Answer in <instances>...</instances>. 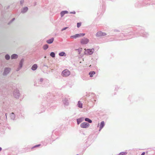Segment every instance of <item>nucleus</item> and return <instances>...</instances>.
Segmentation results:
<instances>
[{"label":"nucleus","mask_w":155,"mask_h":155,"mask_svg":"<svg viewBox=\"0 0 155 155\" xmlns=\"http://www.w3.org/2000/svg\"><path fill=\"white\" fill-rule=\"evenodd\" d=\"M5 58L7 60H8L10 58V56L8 54H7L5 55Z\"/></svg>","instance_id":"28"},{"label":"nucleus","mask_w":155,"mask_h":155,"mask_svg":"<svg viewBox=\"0 0 155 155\" xmlns=\"http://www.w3.org/2000/svg\"><path fill=\"white\" fill-rule=\"evenodd\" d=\"M18 58V55L16 54H13L11 56V58L12 59H15Z\"/></svg>","instance_id":"18"},{"label":"nucleus","mask_w":155,"mask_h":155,"mask_svg":"<svg viewBox=\"0 0 155 155\" xmlns=\"http://www.w3.org/2000/svg\"><path fill=\"white\" fill-rule=\"evenodd\" d=\"M84 119V117H82L77 119V124H79L81 122H82Z\"/></svg>","instance_id":"11"},{"label":"nucleus","mask_w":155,"mask_h":155,"mask_svg":"<svg viewBox=\"0 0 155 155\" xmlns=\"http://www.w3.org/2000/svg\"><path fill=\"white\" fill-rule=\"evenodd\" d=\"M24 61V59L23 58H22V59H21L19 62L18 66L19 67H20V68H22V66H23V63Z\"/></svg>","instance_id":"17"},{"label":"nucleus","mask_w":155,"mask_h":155,"mask_svg":"<svg viewBox=\"0 0 155 155\" xmlns=\"http://www.w3.org/2000/svg\"><path fill=\"white\" fill-rule=\"evenodd\" d=\"M89 41V40L87 38H82L81 40V43L82 45L86 44L88 43Z\"/></svg>","instance_id":"7"},{"label":"nucleus","mask_w":155,"mask_h":155,"mask_svg":"<svg viewBox=\"0 0 155 155\" xmlns=\"http://www.w3.org/2000/svg\"><path fill=\"white\" fill-rule=\"evenodd\" d=\"M44 58H46V56H45Z\"/></svg>","instance_id":"48"},{"label":"nucleus","mask_w":155,"mask_h":155,"mask_svg":"<svg viewBox=\"0 0 155 155\" xmlns=\"http://www.w3.org/2000/svg\"><path fill=\"white\" fill-rule=\"evenodd\" d=\"M10 116L11 119L12 120H15V116L14 113L12 112L10 114Z\"/></svg>","instance_id":"15"},{"label":"nucleus","mask_w":155,"mask_h":155,"mask_svg":"<svg viewBox=\"0 0 155 155\" xmlns=\"http://www.w3.org/2000/svg\"><path fill=\"white\" fill-rule=\"evenodd\" d=\"M24 0H20V5L21 6H23V4H24Z\"/></svg>","instance_id":"29"},{"label":"nucleus","mask_w":155,"mask_h":155,"mask_svg":"<svg viewBox=\"0 0 155 155\" xmlns=\"http://www.w3.org/2000/svg\"><path fill=\"white\" fill-rule=\"evenodd\" d=\"M127 153L126 152H120L119 154L117 155H127Z\"/></svg>","instance_id":"24"},{"label":"nucleus","mask_w":155,"mask_h":155,"mask_svg":"<svg viewBox=\"0 0 155 155\" xmlns=\"http://www.w3.org/2000/svg\"><path fill=\"white\" fill-rule=\"evenodd\" d=\"M124 35V34L123 33H121L120 34V35Z\"/></svg>","instance_id":"46"},{"label":"nucleus","mask_w":155,"mask_h":155,"mask_svg":"<svg viewBox=\"0 0 155 155\" xmlns=\"http://www.w3.org/2000/svg\"><path fill=\"white\" fill-rule=\"evenodd\" d=\"M95 74V72L94 71H91L89 73V74L91 77H92L93 75Z\"/></svg>","instance_id":"20"},{"label":"nucleus","mask_w":155,"mask_h":155,"mask_svg":"<svg viewBox=\"0 0 155 155\" xmlns=\"http://www.w3.org/2000/svg\"><path fill=\"white\" fill-rule=\"evenodd\" d=\"M58 54L60 56H65L66 55V54L63 51L59 53Z\"/></svg>","instance_id":"19"},{"label":"nucleus","mask_w":155,"mask_h":155,"mask_svg":"<svg viewBox=\"0 0 155 155\" xmlns=\"http://www.w3.org/2000/svg\"><path fill=\"white\" fill-rule=\"evenodd\" d=\"M16 115L18 116V117H21L22 116L21 115V113L20 112L19 113L18 112L17 114Z\"/></svg>","instance_id":"33"},{"label":"nucleus","mask_w":155,"mask_h":155,"mask_svg":"<svg viewBox=\"0 0 155 155\" xmlns=\"http://www.w3.org/2000/svg\"><path fill=\"white\" fill-rule=\"evenodd\" d=\"M20 95V94L18 90L16 89L14 90L13 92V95L15 98H19Z\"/></svg>","instance_id":"5"},{"label":"nucleus","mask_w":155,"mask_h":155,"mask_svg":"<svg viewBox=\"0 0 155 155\" xmlns=\"http://www.w3.org/2000/svg\"><path fill=\"white\" fill-rule=\"evenodd\" d=\"M48 81L45 79L43 78H41L38 81V83L39 84H44L45 82H48Z\"/></svg>","instance_id":"9"},{"label":"nucleus","mask_w":155,"mask_h":155,"mask_svg":"<svg viewBox=\"0 0 155 155\" xmlns=\"http://www.w3.org/2000/svg\"><path fill=\"white\" fill-rule=\"evenodd\" d=\"M70 14H75L76 13V12H75V11H73V12H70Z\"/></svg>","instance_id":"38"},{"label":"nucleus","mask_w":155,"mask_h":155,"mask_svg":"<svg viewBox=\"0 0 155 155\" xmlns=\"http://www.w3.org/2000/svg\"><path fill=\"white\" fill-rule=\"evenodd\" d=\"M90 124L87 122H83L81 124L80 126L82 128H87L89 127Z\"/></svg>","instance_id":"6"},{"label":"nucleus","mask_w":155,"mask_h":155,"mask_svg":"<svg viewBox=\"0 0 155 155\" xmlns=\"http://www.w3.org/2000/svg\"><path fill=\"white\" fill-rule=\"evenodd\" d=\"M85 121L89 123H91L92 122V120L88 118H86L84 119Z\"/></svg>","instance_id":"21"},{"label":"nucleus","mask_w":155,"mask_h":155,"mask_svg":"<svg viewBox=\"0 0 155 155\" xmlns=\"http://www.w3.org/2000/svg\"><path fill=\"white\" fill-rule=\"evenodd\" d=\"M117 89H118V87H117V86H116L115 88V89L116 90L117 89Z\"/></svg>","instance_id":"44"},{"label":"nucleus","mask_w":155,"mask_h":155,"mask_svg":"<svg viewBox=\"0 0 155 155\" xmlns=\"http://www.w3.org/2000/svg\"><path fill=\"white\" fill-rule=\"evenodd\" d=\"M78 107L80 108H82L83 105L82 104L81 102L80 101H79L78 102Z\"/></svg>","instance_id":"22"},{"label":"nucleus","mask_w":155,"mask_h":155,"mask_svg":"<svg viewBox=\"0 0 155 155\" xmlns=\"http://www.w3.org/2000/svg\"><path fill=\"white\" fill-rule=\"evenodd\" d=\"M50 56L52 58H54L55 57V54L54 52H51L50 54Z\"/></svg>","instance_id":"27"},{"label":"nucleus","mask_w":155,"mask_h":155,"mask_svg":"<svg viewBox=\"0 0 155 155\" xmlns=\"http://www.w3.org/2000/svg\"><path fill=\"white\" fill-rule=\"evenodd\" d=\"M54 40V38H52L46 41V42L48 44H51L53 43Z\"/></svg>","instance_id":"14"},{"label":"nucleus","mask_w":155,"mask_h":155,"mask_svg":"<svg viewBox=\"0 0 155 155\" xmlns=\"http://www.w3.org/2000/svg\"><path fill=\"white\" fill-rule=\"evenodd\" d=\"M5 116H6V118H7V114H5Z\"/></svg>","instance_id":"47"},{"label":"nucleus","mask_w":155,"mask_h":155,"mask_svg":"<svg viewBox=\"0 0 155 155\" xmlns=\"http://www.w3.org/2000/svg\"><path fill=\"white\" fill-rule=\"evenodd\" d=\"M64 12L65 14H68V12L67 11H64Z\"/></svg>","instance_id":"41"},{"label":"nucleus","mask_w":155,"mask_h":155,"mask_svg":"<svg viewBox=\"0 0 155 155\" xmlns=\"http://www.w3.org/2000/svg\"><path fill=\"white\" fill-rule=\"evenodd\" d=\"M1 119V117H0V119Z\"/></svg>","instance_id":"49"},{"label":"nucleus","mask_w":155,"mask_h":155,"mask_svg":"<svg viewBox=\"0 0 155 155\" xmlns=\"http://www.w3.org/2000/svg\"><path fill=\"white\" fill-rule=\"evenodd\" d=\"M75 50L78 51V54H80L81 53V52L82 51V48H79L78 49H75Z\"/></svg>","instance_id":"30"},{"label":"nucleus","mask_w":155,"mask_h":155,"mask_svg":"<svg viewBox=\"0 0 155 155\" xmlns=\"http://www.w3.org/2000/svg\"><path fill=\"white\" fill-rule=\"evenodd\" d=\"M104 125L105 124L104 121H102L101 122L99 127V131H100L101 130V129L104 127Z\"/></svg>","instance_id":"13"},{"label":"nucleus","mask_w":155,"mask_h":155,"mask_svg":"<svg viewBox=\"0 0 155 155\" xmlns=\"http://www.w3.org/2000/svg\"><path fill=\"white\" fill-rule=\"evenodd\" d=\"M11 71V68L8 67L5 68L2 74L4 76H7L9 73Z\"/></svg>","instance_id":"4"},{"label":"nucleus","mask_w":155,"mask_h":155,"mask_svg":"<svg viewBox=\"0 0 155 155\" xmlns=\"http://www.w3.org/2000/svg\"><path fill=\"white\" fill-rule=\"evenodd\" d=\"M68 28V27H64V28H63L61 29V31H64V30H65L66 29H67V28Z\"/></svg>","instance_id":"35"},{"label":"nucleus","mask_w":155,"mask_h":155,"mask_svg":"<svg viewBox=\"0 0 155 155\" xmlns=\"http://www.w3.org/2000/svg\"><path fill=\"white\" fill-rule=\"evenodd\" d=\"M48 48V45L47 44H45L43 46V49L44 50H47Z\"/></svg>","instance_id":"25"},{"label":"nucleus","mask_w":155,"mask_h":155,"mask_svg":"<svg viewBox=\"0 0 155 155\" xmlns=\"http://www.w3.org/2000/svg\"><path fill=\"white\" fill-rule=\"evenodd\" d=\"M141 29V27H138L137 28L138 31L139 32V33H140V34L142 35H141L144 37H147L149 35L148 33L145 32L143 29Z\"/></svg>","instance_id":"1"},{"label":"nucleus","mask_w":155,"mask_h":155,"mask_svg":"<svg viewBox=\"0 0 155 155\" xmlns=\"http://www.w3.org/2000/svg\"><path fill=\"white\" fill-rule=\"evenodd\" d=\"M64 12L65 14H68V12L67 11H64Z\"/></svg>","instance_id":"40"},{"label":"nucleus","mask_w":155,"mask_h":155,"mask_svg":"<svg viewBox=\"0 0 155 155\" xmlns=\"http://www.w3.org/2000/svg\"><path fill=\"white\" fill-rule=\"evenodd\" d=\"M28 8L27 7H25L21 9V12L22 13H25L28 11Z\"/></svg>","instance_id":"12"},{"label":"nucleus","mask_w":155,"mask_h":155,"mask_svg":"<svg viewBox=\"0 0 155 155\" xmlns=\"http://www.w3.org/2000/svg\"><path fill=\"white\" fill-rule=\"evenodd\" d=\"M145 154V152H143L141 153V155H144Z\"/></svg>","instance_id":"42"},{"label":"nucleus","mask_w":155,"mask_h":155,"mask_svg":"<svg viewBox=\"0 0 155 155\" xmlns=\"http://www.w3.org/2000/svg\"><path fill=\"white\" fill-rule=\"evenodd\" d=\"M77 38H78V37L77 36V34H76L73 35H72L70 36V38H72H72L76 39Z\"/></svg>","instance_id":"26"},{"label":"nucleus","mask_w":155,"mask_h":155,"mask_svg":"<svg viewBox=\"0 0 155 155\" xmlns=\"http://www.w3.org/2000/svg\"><path fill=\"white\" fill-rule=\"evenodd\" d=\"M43 66H45V67H47L48 68V67L47 66L45 65V64H43Z\"/></svg>","instance_id":"43"},{"label":"nucleus","mask_w":155,"mask_h":155,"mask_svg":"<svg viewBox=\"0 0 155 155\" xmlns=\"http://www.w3.org/2000/svg\"><path fill=\"white\" fill-rule=\"evenodd\" d=\"M40 146V144H38V145H36L34 147H33L32 148V149H33V148H35V147H38L39 146Z\"/></svg>","instance_id":"36"},{"label":"nucleus","mask_w":155,"mask_h":155,"mask_svg":"<svg viewBox=\"0 0 155 155\" xmlns=\"http://www.w3.org/2000/svg\"><path fill=\"white\" fill-rule=\"evenodd\" d=\"M114 32H120V31L118 30H117V29H114Z\"/></svg>","instance_id":"39"},{"label":"nucleus","mask_w":155,"mask_h":155,"mask_svg":"<svg viewBox=\"0 0 155 155\" xmlns=\"http://www.w3.org/2000/svg\"><path fill=\"white\" fill-rule=\"evenodd\" d=\"M81 25V23L79 22L77 23V27L78 28H79Z\"/></svg>","instance_id":"34"},{"label":"nucleus","mask_w":155,"mask_h":155,"mask_svg":"<svg viewBox=\"0 0 155 155\" xmlns=\"http://www.w3.org/2000/svg\"><path fill=\"white\" fill-rule=\"evenodd\" d=\"M77 36L78 38L81 37H83L85 35V33H81L79 34H77Z\"/></svg>","instance_id":"23"},{"label":"nucleus","mask_w":155,"mask_h":155,"mask_svg":"<svg viewBox=\"0 0 155 155\" xmlns=\"http://www.w3.org/2000/svg\"><path fill=\"white\" fill-rule=\"evenodd\" d=\"M2 150V148L0 147V151Z\"/></svg>","instance_id":"45"},{"label":"nucleus","mask_w":155,"mask_h":155,"mask_svg":"<svg viewBox=\"0 0 155 155\" xmlns=\"http://www.w3.org/2000/svg\"><path fill=\"white\" fill-rule=\"evenodd\" d=\"M106 35V34L105 32H103L101 31H99L96 33V35L97 37H99L104 36Z\"/></svg>","instance_id":"8"},{"label":"nucleus","mask_w":155,"mask_h":155,"mask_svg":"<svg viewBox=\"0 0 155 155\" xmlns=\"http://www.w3.org/2000/svg\"><path fill=\"white\" fill-rule=\"evenodd\" d=\"M21 68H20V67H19L18 66V67L16 69V71H19Z\"/></svg>","instance_id":"37"},{"label":"nucleus","mask_w":155,"mask_h":155,"mask_svg":"<svg viewBox=\"0 0 155 155\" xmlns=\"http://www.w3.org/2000/svg\"><path fill=\"white\" fill-rule=\"evenodd\" d=\"M62 101L65 106H67L69 104V102L68 100V99L65 98L64 100H62Z\"/></svg>","instance_id":"10"},{"label":"nucleus","mask_w":155,"mask_h":155,"mask_svg":"<svg viewBox=\"0 0 155 155\" xmlns=\"http://www.w3.org/2000/svg\"><path fill=\"white\" fill-rule=\"evenodd\" d=\"M37 65L36 64H35L31 67V69L33 71H35L37 69Z\"/></svg>","instance_id":"16"},{"label":"nucleus","mask_w":155,"mask_h":155,"mask_svg":"<svg viewBox=\"0 0 155 155\" xmlns=\"http://www.w3.org/2000/svg\"><path fill=\"white\" fill-rule=\"evenodd\" d=\"M70 72L67 69L64 70L62 72L61 75L64 77H67L70 75Z\"/></svg>","instance_id":"3"},{"label":"nucleus","mask_w":155,"mask_h":155,"mask_svg":"<svg viewBox=\"0 0 155 155\" xmlns=\"http://www.w3.org/2000/svg\"><path fill=\"white\" fill-rule=\"evenodd\" d=\"M84 50H85V51H84V54H85L87 55H91L92 54L94 51V48H92L91 49H85Z\"/></svg>","instance_id":"2"},{"label":"nucleus","mask_w":155,"mask_h":155,"mask_svg":"<svg viewBox=\"0 0 155 155\" xmlns=\"http://www.w3.org/2000/svg\"><path fill=\"white\" fill-rule=\"evenodd\" d=\"M65 14V13L64 12V11H62L60 13L61 16V17H63Z\"/></svg>","instance_id":"31"},{"label":"nucleus","mask_w":155,"mask_h":155,"mask_svg":"<svg viewBox=\"0 0 155 155\" xmlns=\"http://www.w3.org/2000/svg\"><path fill=\"white\" fill-rule=\"evenodd\" d=\"M15 20V18H13L8 23V25H10Z\"/></svg>","instance_id":"32"}]
</instances>
